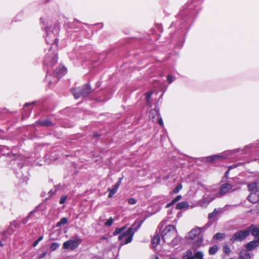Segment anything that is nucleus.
I'll list each match as a JSON object with an SVG mask.
<instances>
[{
    "label": "nucleus",
    "mask_w": 259,
    "mask_h": 259,
    "mask_svg": "<svg viewBox=\"0 0 259 259\" xmlns=\"http://www.w3.org/2000/svg\"><path fill=\"white\" fill-rule=\"evenodd\" d=\"M223 251L227 254H229L231 250L229 245H226L223 247Z\"/></svg>",
    "instance_id": "c85d7f7f"
},
{
    "label": "nucleus",
    "mask_w": 259,
    "mask_h": 259,
    "mask_svg": "<svg viewBox=\"0 0 259 259\" xmlns=\"http://www.w3.org/2000/svg\"><path fill=\"white\" fill-rule=\"evenodd\" d=\"M113 219L111 217L107 222L105 223V226L110 227L113 222Z\"/></svg>",
    "instance_id": "c756f323"
},
{
    "label": "nucleus",
    "mask_w": 259,
    "mask_h": 259,
    "mask_svg": "<svg viewBox=\"0 0 259 259\" xmlns=\"http://www.w3.org/2000/svg\"><path fill=\"white\" fill-rule=\"evenodd\" d=\"M43 239V236H40L36 240H35L33 243V246L34 247L36 246L38 243H39V241H40L41 240H42Z\"/></svg>",
    "instance_id": "72a5a7b5"
},
{
    "label": "nucleus",
    "mask_w": 259,
    "mask_h": 259,
    "mask_svg": "<svg viewBox=\"0 0 259 259\" xmlns=\"http://www.w3.org/2000/svg\"><path fill=\"white\" fill-rule=\"evenodd\" d=\"M177 202L176 201L175 199H173L170 202L167 203L165 206V208H168L169 207H170L171 206L173 205L174 204H175Z\"/></svg>",
    "instance_id": "473e14b6"
},
{
    "label": "nucleus",
    "mask_w": 259,
    "mask_h": 259,
    "mask_svg": "<svg viewBox=\"0 0 259 259\" xmlns=\"http://www.w3.org/2000/svg\"><path fill=\"white\" fill-rule=\"evenodd\" d=\"M104 241H105V243H108V239L106 237H101L100 238V240H99L100 243H101Z\"/></svg>",
    "instance_id": "4c0bfd02"
},
{
    "label": "nucleus",
    "mask_w": 259,
    "mask_h": 259,
    "mask_svg": "<svg viewBox=\"0 0 259 259\" xmlns=\"http://www.w3.org/2000/svg\"><path fill=\"white\" fill-rule=\"evenodd\" d=\"M239 259H251L250 253L247 250H241L239 255Z\"/></svg>",
    "instance_id": "4468645a"
},
{
    "label": "nucleus",
    "mask_w": 259,
    "mask_h": 259,
    "mask_svg": "<svg viewBox=\"0 0 259 259\" xmlns=\"http://www.w3.org/2000/svg\"><path fill=\"white\" fill-rule=\"evenodd\" d=\"M177 233V230L175 226L168 225L162 231V238L164 241L170 240Z\"/></svg>",
    "instance_id": "7ed1b4c3"
},
{
    "label": "nucleus",
    "mask_w": 259,
    "mask_h": 259,
    "mask_svg": "<svg viewBox=\"0 0 259 259\" xmlns=\"http://www.w3.org/2000/svg\"><path fill=\"white\" fill-rule=\"evenodd\" d=\"M143 223V221H136L126 231L123 232H122L125 229V227H123L120 228H116L113 233V235L116 236L120 234L118 237V240H121L124 237L127 236L125 242L122 243V245L128 244L132 241L135 232L139 229Z\"/></svg>",
    "instance_id": "f257e3e1"
},
{
    "label": "nucleus",
    "mask_w": 259,
    "mask_h": 259,
    "mask_svg": "<svg viewBox=\"0 0 259 259\" xmlns=\"http://www.w3.org/2000/svg\"><path fill=\"white\" fill-rule=\"evenodd\" d=\"M158 123L161 126H163V120H162V119L161 117H160L158 119Z\"/></svg>",
    "instance_id": "58836bf2"
},
{
    "label": "nucleus",
    "mask_w": 259,
    "mask_h": 259,
    "mask_svg": "<svg viewBox=\"0 0 259 259\" xmlns=\"http://www.w3.org/2000/svg\"><path fill=\"white\" fill-rule=\"evenodd\" d=\"M201 232V229L200 228H195L192 229L189 233L188 236V239L190 240H194L197 236H198Z\"/></svg>",
    "instance_id": "9d476101"
},
{
    "label": "nucleus",
    "mask_w": 259,
    "mask_h": 259,
    "mask_svg": "<svg viewBox=\"0 0 259 259\" xmlns=\"http://www.w3.org/2000/svg\"><path fill=\"white\" fill-rule=\"evenodd\" d=\"M229 259H234V258H229Z\"/></svg>",
    "instance_id": "3c124183"
},
{
    "label": "nucleus",
    "mask_w": 259,
    "mask_h": 259,
    "mask_svg": "<svg viewBox=\"0 0 259 259\" xmlns=\"http://www.w3.org/2000/svg\"><path fill=\"white\" fill-rule=\"evenodd\" d=\"M160 241V235L159 234H155L153 236L151 243L153 245L156 246L158 245Z\"/></svg>",
    "instance_id": "f3484780"
},
{
    "label": "nucleus",
    "mask_w": 259,
    "mask_h": 259,
    "mask_svg": "<svg viewBox=\"0 0 259 259\" xmlns=\"http://www.w3.org/2000/svg\"><path fill=\"white\" fill-rule=\"evenodd\" d=\"M108 190L109 191V193L108 195L109 198H111L114 195L115 193H116L117 190L115 189V188H113L111 189H108Z\"/></svg>",
    "instance_id": "cd10ccee"
},
{
    "label": "nucleus",
    "mask_w": 259,
    "mask_h": 259,
    "mask_svg": "<svg viewBox=\"0 0 259 259\" xmlns=\"http://www.w3.org/2000/svg\"><path fill=\"white\" fill-rule=\"evenodd\" d=\"M246 230L249 231V233L254 237L259 236V228L256 226L251 225Z\"/></svg>",
    "instance_id": "f8f14e48"
},
{
    "label": "nucleus",
    "mask_w": 259,
    "mask_h": 259,
    "mask_svg": "<svg viewBox=\"0 0 259 259\" xmlns=\"http://www.w3.org/2000/svg\"><path fill=\"white\" fill-rule=\"evenodd\" d=\"M7 151H8V149L7 147L0 146V156L5 155L6 152Z\"/></svg>",
    "instance_id": "4be33fe9"
},
{
    "label": "nucleus",
    "mask_w": 259,
    "mask_h": 259,
    "mask_svg": "<svg viewBox=\"0 0 259 259\" xmlns=\"http://www.w3.org/2000/svg\"><path fill=\"white\" fill-rule=\"evenodd\" d=\"M3 244L2 242H0V246H3Z\"/></svg>",
    "instance_id": "49530a36"
},
{
    "label": "nucleus",
    "mask_w": 259,
    "mask_h": 259,
    "mask_svg": "<svg viewBox=\"0 0 259 259\" xmlns=\"http://www.w3.org/2000/svg\"><path fill=\"white\" fill-rule=\"evenodd\" d=\"M67 73V68L64 66H60L55 73V75L58 78L62 77Z\"/></svg>",
    "instance_id": "9b49d317"
},
{
    "label": "nucleus",
    "mask_w": 259,
    "mask_h": 259,
    "mask_svg": "<svg viewBox=\"0 0 259 259\" xmlns=\"http://www.w3.org/2000/svg\"><path fill=\"white\" fill-rule=\"evenodd\" d=\"M152 94L151 93H146V99L147 101L150 99L151 98Z\"/></svg>",
    "instance_id": "ea45409f"
},
{
    "label": "nucleus",
    "mask_w": 259,
    "mask_h": 259,
    "mask_svg": "<svg viewBox=\"0 0 259 259\" xmlns=\"http://www.w3.org/2000/svg\"><path fill=\"white\" fill-rule=\"evenodd\" d=\"M233 188V185L230 183H225L222 184L219 187V195L218 197H221L233 192L234 190Z\"/></svg>",
    "instance_id": "0eeeda50"
},
{
    "label": "nucleus",
    "mask_w": 259,
    "mask_h": 259,
    "mask_svg": "<svg viewBox=\"0 0 259 259\" xmlns=\"http://www.w3.org/2000/svg\"><path fill=\"white\" fill-rule=\"evenodd\" d=\"M249 235V231L241 230L236 232L230 238V241L232 242L235 241H242Z\"/></svg>",
    "instance_id": "6e6552de"
},
{
    "label": "nucleus",
    "mask_w": 259,
    "mask_h": 259,
    "mask_svg": "<svg viewBox=\"0 0 259 259\" xmlns=\"http://www.w3.org/2000/svg\"><path fill=\"white\" fill-rule=\"evenodd\" d=\"M121 179V178H120L119 179V180L118 181H117L115 184V185H114V187L113 188H115V189L116 190H118L120 185L121 184V182H120V180Z\"/></svg>",
    "instance_id": "f704fd0d"
},
{
    "label": "nucleus",
    "mask_w": 259,
    "mask_h": 259,
    "mask_svg": "<svg viewBox=\"0 0 259 259\" xmlns=\"http://www.w3.org/2000/svg\"><path fill=\"white\" fill-rule=\"evenodd\" d=\"M67 223V219L65 218H63L61 220L57 223V226H61V225H65Z\"/></svg>",
    "instance_id": "bb28decb"
},
{
    "label": "nucleus",
    "mask_w": 259,
    "mask_h": 259,
    "mask_svg": "<svg viewBox=\"0 0 259 259\" xmlns=\"http://www.w3.org/2000/svg\"><path fill=\"white\" fill-rule=\"evenodd\" d=\"M155 259H159V258H158V257L156 255V256H155Z\"/></svg>",
    "instance_id": "8fccbe9b"
},
{
    "label": "nucleus",
    "mask_w": 259,
    "mask_h": 259,
    "mask_svg": "<svg viewBox=\"0 0 259 259\" xmlns=\"http://www.w3.org/2000/svg\"><path fill=\"white\" fill-rule=\"evenodd\" d=\"M183 259H194L193 252L191 250H188L184 253Z\"/></svg>",
    "instance_id": "a211bd4d"
},
{
    "label": "nucleus",
    "mask_w": 259,
    "mask_h": 259,
    "mask_svg": "<svg viewBox=\"0 0 259 259\" xmlns=\"http://www.w3.org/2000/svg\"><path fill=\"white\" fill-rule=\"evenodd\" d=\"M229 171H230V169H228L226 171L225 174H226V176H227V175L229 174Z\"/></svg>",
    "instance_id": "a18cd8bd"
},
{
    "label": "nucleus",
    "mask_w": 259,
    "mask_h": 259,
    "mask_svg": "<svg viewBox=\"0 0 259 259\" xmlns=\"http://www.w3.org/2000/svg\"><path fill=\"white\" fill-rule=\"evenodd\" d=\"M181 242V238L180 236H176L172 240L171 244L172 245H177L180 243Z\"/></svg>",
    "instance_id": "aec40b11"
},
{
    "label": "nucleus",
    "mask_w": 259,
    "mask_h": 259,
    "mask_svg": "<svg viewBox=\"0 0 259 259\" xmlns=\"http://www.w3.org/2000/svg\"><path fill=\"white\" fill-rule=\"evenodd\" d=\"M218 250V247L214 245L209 248L208 253L210 255L214 254Z\"/></svg>",
    "instance_id": "6ab92c4d"
},
{
    "label": "nucleus",
    "mask_w": 259,
    "mask_h": 259,
    "mask_svg": "<svg viewBox=\"0 0 259 259\" xmlns=\"http://www.w3.org/2000/svg\"><path fill=\"white\" fill-rule=\"evenodd\" d=\"M128 203L129 204L134 205L137 203V200L134 198H130L128 200Z\"/></svg>",
    "instance_id": "2f4dec72"
},
{
    "label": "nucleus",
    "mask_w": 259,
    "mask_h": 259,
    "mask_svg": "<svg viewBox=\"0 0 259 259\" xmlns=\"http://www.w3.org/2000/svg\"><path fill=\"white\" fill-rule=\"evenodd\" d=\"M46 40L47 44H53L57 42L55 34L51 31H47Z\"/></svg>",
    "instance_id": "1a4fd4ad"
},
{
    "label": "nucleus",
    "mask_w": 259,
    "mask_h": 259,
    "mask_svg": "<svg viewBox=\"0 0 259 259\" xmlns=\"http://www.w3.org/2000/svg\"><path fill=\"white\" fill-rule=\"evenodd\" d=\"M257 240L249 242L246 244V250L248 251L252 250L257 246Z\"/></svg>",
    "instance_id": "ddd939ff"
},
{
    "label": "nucleus",
    "mask_w": 259,
    "mask_h": 259,
    "mask_svg": "<svg viewBox=\"0 0 259 259\" xmlns=\"http://www.w3.org/2000/svg\"><path fill=\"white\" fill-rule=\"evenodd\" d=\"M41 124L45 126H50L52 125V123L49 120H45L41 122Z\"/></svg>",
    "instance_id": "7c9ffc66"
},
{
    "label": "nucleus",
    "mask_w": 259,
    "mask_h": 259,
    "mask_svg": "<svg viewBox=\"0 0 259 259\" xmlns=\"http://www.w3.org/2000/svg\"><path fill=\"white\" fill-rule=\"evenodd\" d=\"M166 79H167V81L169 83H172V82L173 81V78H172V77L171 75L170 74H168L167 75V77H166Z\"/></svg>",
    "instance_id": "c9c22d12"
},
{
    "label": "nucleus",
    "mask_w": 259,
    "mask_h": 259,
    "mask_svg": "<svg viewBox=\"0 0 259 259\" xmlns=\"http://www.w3.org/2000/svg\"><path fill=\"white\" fill-rule=\"evenodd\" d=\"M221 157L218 155H213L211 156H208L207 157V161L208 162H213L217 158H220Z\"/></svg>",
    "instance_id": "5701e85b"
},
{
    "label": "nucleus",
    "mask_w": 259,
    "mask_h": 259,
    "mask_svg": "<svg viewBox=\"0 0 259 259\" xmlns=\"http://www.w3.org/2000/svg\"><path fill=\"white\" fill-rule=\"evenodd\" d=\"M257 241L258 242V243H259V237H258V238L257 239Z\"/></svg>",
    "instance_id": "09e8293b"
},
{
    "label": "nucleus",
    "mask_w": 259,
    "mask_h": 259,
    "mask_svg": "<svg viewBox=\"0 0 259 259\" xmlns=\"http://www.w3.org/2000/svg\"><path fill=\"white\" fill-rule=\"evenodd\" d=\"M203 242V239L202 238H198L195 241H194L192 245V249L193 250H195L197 248H199L201 246Z\"/></svg>",
    "instance_id": "2eb2a0df"
},
{
    "label": "nucleus",
    "mask_w": 259,
    "mask_h": 259,
    "mask_svg": "<svg viewBox=\"0 0 259 259\" xmlns=\"http://www.w3.org/2000/svg\"><path fill=\"white\" fill-rule=\"evenodd\" d=\"M189 206V203L187 201H182L179 202L176 204V209H182L184 208H187Z\"/></svg>",
    "instance_id": "dca6fc26"
},
{
    "label": "nucleus",
    "mask_w": 259,
    "mask_h": 259,
    "mask_svg": "<svg viewBox=\"0 0 259 259\" xmlns=\"http://www.w3.org/2000/svg\"><path fill=\"white\" fill-rule=\"evenodd\" d=\"M81 241L82 240L78 237L71 239L64 242L62 247L64 249H70L73 250L78 247Z\"/></svg>",
    "instance_id": "39448f33"
},
{
    "label": "nucleus",
    "mask_w": 259,
    "mask_h": 259,
    "mask_svg": "<svg viewBox=\"0 0 259 259\" xmlns=\"http://www.w3.org/2000/svg\"><path fill=\"white\" fill-rule=\"evenodd\" d=\"M225 234L224 233H217L213 236L214 239H220L225 237Z\"/></svg>",
    "instance_id": "393cba45"
},
{
    "label": "nucleus",
    "mask_w": 259,
    "mask_h": 259,
    "mask_svg": "<svg viewBox=\"0 0 259 259\" xmlns=\"http://www.w3.org/2000/svg\"><path fill=\"white\" fill-rule=\"evenodd\" d=\"M219 212V211L218 209H217L216 208H215L213 211V212L214 213V214L218 213Z\"/></svg>",
    "instance_id": "c03bdc74"
},
{
    "label": "nucleus",
    "mask_w": 259,
    "mask_h": 259,
    "mask_svg": "<svg viewBox=\"0 0 259 259\" xmlns=\"http://www.w3.org/2000/svg\"><path fill=\"white\" fill-rule=\"evenodd\" d=\"M91 88L89 85H85L83 87L73 89L72 91V93L75 99H78L85 96L91 93Z\"/></svg>",
    "instance_id": "20e7f679"
},
{
    "label": "nucleus",
    "mask_w": 259,
    "mask_h": 259,
    "mask_svg": "<svg viewBox=\"0 0 259 259\" xmlns=\"http://www.w3.org/2000/svg\"><path fill=\"white\" fill-rule=\"evenodd\" d=\"M60 246V244L57 242L53 243L51 246L50 248L52 251L56 250Z\"/></svg>",
    "instance_id": "a878e982"
},
{
    "label": "nucleus",
    "mask_w": 259,
    "mask_h": 259,
    "mask_svg": "<svg viewBox=\"0 0 259 259\" xmlns=\"http://www.w3.org/2000/svg\"><path fill=\"white\" fill-rule=\"evenodd\" d=\"M194 259H203V254L201 251H197L194 255Z\"/></svg>",
    "instance_id": "412c9836"
},
{
    "label": "nucleus",
    "mask_w": 259,
    "mask_h": 259,
    "mask_svg": "<svg viewBox=\"0 0 259 259\" xmlns=\"http://www.w3.org/2000/svg\"><path fill=\"white\" fill-rule=\"evenodd\" d=\"M174 199H175L176 201L177 202L178 201H179V200H180L182 199V196L178 195Z\"/></svg>",
    "instance_id": "a19ab883"
},
{
    "label": "nucleus",
    "mask_w": 259,
    "mask_h": 259,
    "mask_svg": "<svg viewBox=\"0 0 259 259\" xmlns=\"http://www.w3.org/2000/svg\"><path fill=\"white\" fill-rule=\"evenodd\" d=\"M247 187L250 192L247 197L248 200L252 203L259 202V181L248 184Z\"/></svg>",
    "instance_id": "f03ea898"
},
{
    "label": "nucleus",
    "mask_w": 259,
    "mask_h": 259,
    "mask_svg": "<svg viewBox=\"0 0 259 259\" xmlns=\"http://www.w3.org/2000/svg\"><path fill=\"white\" fill-rule=\"evenodd\" d=\"M183 188V185L182 184H179L173 190L172 193L174 194L178 193L180 190H181Z\"/></svg>",
    "instance_id": "b1692460"
},
{
    "label": "nucleus",
    "mask_w": 259,
    "mask_h": 259,
    "mask_svg": "<svg viewBox=\"0 0 259 259\" xmlns=\"http://www.w3.org/2000/svg\"><path fill=\"white\" fill-rule=\"evenodd\" d=\"M67 199V197L65 195L62 196L60 200V204H63L65 203L66 200Z\"/></svg>",
    "instance_id": "e433bc0d"
},
{
    "label": "nucleus",
    "mask_w": 259,
    "mask_h": 259,
    "mask_svg": "<svg viewBox=\"0 0 259 259\" xmlns=\"http://www.w3.org/2000/svg\"><path fill=\"white\" fill-rule=\"evenodd\" d=\"M214 213L212 212L208 214V218L209 219H212L214 216Z\"/></svg>",
    "instance_id": "79ce46f5"
},
{
    "label": "nucleus",
    "mask_w": 259,
    "mask_h": 259,
    "mask_svg": "<svg viewBox=\"0 0 259 259\" xmlns=\"http://www.w3.org/2000/svg\"><path fill=\"white\" fill-rule=\"evenodd\" d=\"M46 254H47V252H44V253H41V254H40L38 256L39 258H41L44 257L46 255Z\"/></svg>",
    "instance_id": "37998d69"
},
{
    "label": "nucleus",
    "mask_w": 259,
    "mask_h": 259,
    "mask_svg": "<svg viewBox=\"0 0 259 259\" xmlns=\"http://www.w3.org/2000/svg\"><path fill=\"white\" fill-rule=\"evenodd\" d=\"M30 105V104H29V103H26V104H25V106H28V105Z\"/></svg>",
    "instance_id": "de8ad7c7"
},
{
    "label": "nucleus",
    "mask_w": 259,
    "mask_h": 259,
    "mask_svg": "<svg viewBox=\"0 0 259 259\" xmlns=\"http://www.w3.org/2000/svg\"><path fill=\"white\" fill-rule=\"evenodd\" d=\"M52 47L50 48L49 53H48L45 58V63L47 65L52 66L56 64L58 60L56 50L52 51Z\"/></svg>",
    "instance_id": "423d86ee"
}]
</instances>
